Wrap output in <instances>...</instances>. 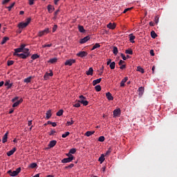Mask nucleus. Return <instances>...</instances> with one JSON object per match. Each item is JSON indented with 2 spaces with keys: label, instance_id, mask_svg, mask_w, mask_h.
Listing matches in <instances>:
<instances>
[{
  "label": "nucleus",
  "instance_id": "473e14b6",
  "mask_svg": "<svg viewBox=\"0 0 177 177\" xmlns=\"http://www.w3.org/2000/svg\"><path fill=\"white\" fill-rule=\"evenodd\" d=\"M151 38H157V33H156V32L154 30H152L151 32Z\"/></svg>",
  "mask_w": 177,
  "mask_h": 177
},
{
  "label": "nucleus",
  "instance_id": "09e8293b",
  "mask_svg": "<svg viewBox=\"0 0 177 177\" xmlns=\"http://www.w3.org/2000/svg\"><path fill=\"white\" fill-rule=\"evenodd\" d=\"M104 139V136H100L98 138V142H103Z\"/></svg>",
  "mask_w": 177,
  "mask_h": 177
},
{
  "label": "nucleus",
  "instance_id": "6e6552de",
  "mask_svg": "<svg viewBox=\"0 0 177 177\" xmlns=\"http://www.w3.org/2000/svg\"><path fill=\"white\" fill-rule=\"evenodd\" d=\"M75 63V59H68L65 62L64 65L65 66H73Z\"/></svg>",
  "mask_w": 177,
  "mask_h": 177
},
{
  "label": "nucleus",
  "instance_id": "ea45409f",
  "mask_svg": "<svg viewBox=\"0 0 177 177\" xmlns=\"http://www.w3.org/2000/svg\"><path fill=\"white\" fill-rule=\"evenodd\" d=\"M113 53L115 55L118 54V48L115 46H113Z\"/></svg>",
  "mask_w": 177,
  "mask_h": 177
},
{
  "label": "nucleus",
  "instance_id": "4468645a",
  "mask_svg": "<svg viewBox=\"0 0 177 177\" xmlns=\"http://www.w3.org/2000/svg\"><path fill=\"white\" fill-rule=\"evenodd\" d=\"M16 150H17L16 147H14L12 150L7 152V156L8 157H10V156H13V154H15V152L16 151Z\"/></svg>",
  "mask_w": 177,
  "mask_h": 177
},
{
  "label": "nucleus",
  "instance_id": "4d7b16f0",
  "mask_svg": "<svg viewBox=\"0 0 177 177\" xmlns=\"http://www.w3.org/2000/svg\"><path fill=\"white\" fill-rule=\"evenodd\" d=\"M111 153V149H108V151L106 152L105 156H109Z\"/></svg>",
  "mask_w": 177,
  "mask_h": 177
},
{
  "label": "nucleus",
  "instance_id": "cd10ccee",
  "mask_svg": "<svg viewBox=\"0 0 177 177\" xmlns=\"http://www.w3.org/2000/svg\"><path fill=\"white\" fill-rule=\"evenodd\" d=\"M78 30L80 32H85V29L84 28V26L79 25L78 26Z\"/></svg>",
  "mask_w": 177,
  "mask_h": 177
},
{
  "label": "nucleus",
  "instance_id": "6ab92c4d",
  "mask_svg": "<svg viewBox=\"0 0 177 177\" xmlns=\"http://www.w3.org/2000/svg\"><path fill=\"white\" fill-rule=\"evenodd\" d=\"M138 92L139 96H142V95H143V93L145 92V87H139Z\"/></svg>",
  "mask_w": 177,
  "mask_h": 177
},
{
  "label": "nucleus",
  "instance_id": "4be33fe9",
  "mask_svg": "<svg viewBox=\"0 0 177 177\" xmlns=\"http://www.w3.org/2000/svg\"><path fill=\"white\" fill-rule=\"evenodd\" d=\"M53 72H50L49 73H46L44 75V80H48V77H53Z\"/></svg>",
  "mask_w": 177,
  "mask_h": 177
},
{
  "label": "nucleus",
  "instance_id": "9b49d317",
  "mask_svg": "<svg viewBox=\"0 0 177 177\" xmlns=\"http://www.w3.org/2000/svg\"><path fill=\"white\" fill-rule=\"evenodd\" d=\"M34 78H35V76H30L27 78H25L24 82H26V84H30V82H31V80Z\"/></svg>",
  "mask_w": 177,
  "mask_h": 177
},
{
  "label": "nucleus",
  "instance_id": "ddd939ff",
  "mask_svg": "<svg viewBox=\"0 0 177 177\" xmlns=\"http://www.w3.org/2000/svg\"><path fill=\"white\" fill-rule=\"evenodd\" d=\"M8 135H9V132L7 131L3 136V138H2L3 143H6V142H8Z\"/></svg>",
  "mask_w": 177,
  "mask_h": 177
},
{
  "label": "nucleus",
  "instance_id": "bb28decb",
  "mask_svg": "<svg viewBox=\"0 0 177 177\" xmlns=\"http://www.w3.org/2000/svg\"><path fill=\"white\" fill-rule=\"evenodd\" d=\"M135 39V36L133 35L132 34H131L129 35V41L130 42H131V44H135V41H133Z\"/></svg>",
  "mask_w": 177,
  "mask_h": 177
},
{
  "label": "nucleus",
  "instance_id": "0e129e2a",
  "mask_svg": "<svg viewBox=\"0 0 177 177\" xmlns=\"http://www.w3.org/2000/svg\"><path fill=\"white\" fill-rule=\"evenodd\" d=\"M29 1V5H34V1L35 0H28Z\"/></svg>",
  "mask_w": 177,
  "mask_h": 177
},
{
  "label": "nucleus",
  "instance_id": "052dcab7",
  "mask_svg": "<svg viewBox=\"0 0 177 177\" xmlns=\"http://www.w3.org/2000/svg\"><path fill=\"white\" fill-rule=\"evenodd\" d=\"M126 67H127V65L123 64V65H120V68L121 70H124V68H126Z\"/></svg>",
  "mask_w": 177,
  "mask_h": 177
},
{
  "label": "nucleus",
  "instance_id": "c9c22d12",
  "mask_svg": "<svg viewBox=\"0 0 177 177\" xmlns=\"http://www.w3.org/2000/svg\"><path fill=\"white\" fill-rule=\"evenodd\" d=\"M39 55H38V54H33L32 56H31V59H33V60H35L37 59H39Z\"/></svg>",
  "mask_w": 177,
  "mask_h": 177
},
{
  "label": "nucleus",
  "instance_id": "e433bc0d",
  "mask_svg": "<svg viewBox=\"0 0 177 177\" xmlns=\"http://www.w3.org/2000/svg\"><path fill=\"white\" fill-rule=\"evenodd\" d=\"M109 67L111 70H114V68H115V63L114 62H111Z\"/></svg>",
  "mask_w": 177,
  "mask_h": 177
},
{
  "label": "nucleus",
  "instance_id": "37998d69",
  "mask_svg": "<svg viewBox=\"0 0 177 177\" xmlns=\"http://www.w3.org/2000/svg\"><path fill=\"white\" fill-rule=\"evenodd\" d=\"M16 3L13 2L12 3H11V5L8 7H7V9H8L9 12H10L12 10V8H13V6H15Z\"/></svg>",
  "mask_w": 177,
  "mask_h": 177
},
{
  "label": "nucleus",
  "instance_id": "b1692460",
  "mask_svg": "<svg viewBox=\"0 0 177 177\" xmlns=\"http://www.w3.org/2000/svg\"><path fill=\"white\" fill-rule=\"evenodd\" d=\"M47 9L49 13H52L53 10H55V8H53V6H52L50 4L48 6Z\"/></svg>",
  "mask_w": 177,
  "mask_h": 177
},
{
  "label": "nucleus",
  "instance_id": "f3484780",
  "mask_svg": "<svg viewBox=\"0 0 177 177\" xmlns=\"http://www.w3.org/2000/svg\"><path fill=\"white\" fill-rule=\"evenodd\" d=\"M86 75H93V68H89L88 71L86 72Z\"/></svg>",
  "mask_w": 177,
  "mask_h": 177
},
{
  "label": "nucleus",
  "instance_id": "1a4fd4ad",
  "mask_svg": "<svg viewBox=\"0 0 177 177\" xmlns=\"http://www.w3.org/2000/svg\"><path fill=\"white\" fill-rule=\"evenodd\" d=\"M76 55L78 56V57H85L88 56V53L86 51H80Z\"/></svg>",
  "mask_w": 177,
  "mask_h": 177
},
{
  "label": "nucleus",
  "instance_id": "69168bd1",
  "mask_svg": "<svg viewBox=\"0 0 177 177\" xmlns=\"http://www.w3.org/2000/svg\"><path fill=\"white\" fill-rule=\"evenodd\" d=\"M106 64H107V66L111 65V59H109L107 62H106Z\"/></svg>",
  "mask_w": 177,
  "mask_h": 177
},
{
  "label": "nucleus",
  "instance_id": "de8ad7c7",
  "mask_svg": "<svg viewBox=\"0 0 177 177\" xmlns=\"http://www.w3.org/2000/svg\"><path fill=\"white\" fill-rule=\"evenodd\" d=\"M74 124V121L71 120V122H67L66 125V127H70V125H73Z\"/></svg>",
  "mask_w": 177,
  "mask_h": 177
},
{
  "label": "nucleus",
  "instance_id": "a211bd4d",
  "mask_svg": "<svg viewBox=\"0 0 177 177\" xmlns=\"http://www.w3.org/2000/svg\"><path fill=\"white\" fill-rule=\"evenodd\" d=\"M128 81V77H125L120 82V86H125V82Z\"/></svg>",
  "mask_w": 177,
  "mask_h": 177
},
{
  "label": "nucleus",
  "instance_id": "2f4dec72",
  "mask_svg": "<svg viewBox=\"0 0 177 177\" xmlns=\"http://www.w3.org/2000/svg\"><path fill=\"white\" fill-rule=\"evenodd\" d=\"M97 48H100V44L99 43H96L92 48L91 50H95V49H97Z\"/></svg>",
  "mask_w": 177,
  "mask_h": 177
},
{
  "label": "nucleus",
  "instance_id": "72a5a7b5",
  "mask_svg": "<svg viewBox=\"0 0 177 177\" xmlns=\"http://www.w3.org/2000/svg\"><path fill=\"white\" fill-rule=\"evenodd\" d=\"M12 84H10L8 81H6L5 82V86H8V89H10V88H12Z\"/></svg>",
  "mask_w": 177,
  "mask_h": 177
},
{
  "label": "nucleus",
  "instance_id": "aec40b11",
  "mask_svg": "<svg viewBox=\"0 0 177 177\" xmlns=\"http://www.w3.org/2000/svg\"><path fill=\"white\" fill-rule=\"evenodd\" d=\"M102 82V78L97 79L93 81V85L95 86V85H97V84H100Z\"/></svg>",
  "mask_w": 177,
  "mask_h": 177
},
{
  "label": "nucleus",
  "instance_id": "7ed1b4c3",
  "mask_svg": "<svg viewBox=\"0 0 177 177\" xmlns=\"http://www.w3.org/2000/svg\"><path fill=\"white\" fill-rule=\"evenodd\" d=\"M80 100H79V103H82L83 106H88L89 102L87 100H85L86 97H85L84 95H80Z\"/></svg>",
  "mask_w": 177,
  "mask_h": 177
},
{
  "label": "nucleus",
  "instance_id": "8fccbe9b",
  "mask_svg": "<svg viewBox=\"0 0 177 177\" xmlns=\"http://www.w3.org/2000/svg\"><path fill=\"white\" fill-rule=\"evenodd\" d=\"M10 2V0H3L2 5H6V3H9Z\"/></svg>",
  "mask_w": 177,
  "mask_h": 177
},
{
  "label": "nucleus",
  "instance_id": "c85d7f7f",
  "mask_svg": "<svg viewBox=\"0 0 177 177\" xmlns=\"http://www.w3.org/2000/svg\"><path fill=\"white\" fill-rule=\"evenodd\" d=\"M9 41V37H4L3 38L2 41H1V45H3V44H6V41Z\"/></svg>",
  "mask_w": 177,
  "mask_h": 177
},
{
  "label": "nucleus",
  "instance_id": "c756f323",
  "mask_svg": "<svg viewBox=\"0 0 177 177\" xmlns=\"http://www.w3.org/2000/svg\"><path fill=\"white\" fill-rule=\"evenodd\" d=\"M93 133H95V131H86L85 133V136H87V137L92 136Z\"/></svg>",
  "mask_w": 177,
  "mask_h": 177
},
{
  "label": "nucleus",
  "instance_id": "a878e982",
  "mask_svg": "<svg viewBox=\"0 0 177 177\" xmlns=\"http://www.w3.org/2000/svg\"><path fill=\"white\" fill-rule=\"evenodd\" d=\"M57 62V58L54 57V58L50 59L48 63H51V64H53V63H56Z\"/></svg>",
  "mask_w": 177,
  "mask_h": 177
},
{
  "label": "nucleus",
  "instance_id": "39448f33",
  "mask_svg": "<svg viewBox=\"0 0 177 177\" xmlns=\"http://www.w3.org/2000/svg\"><path fill=\"white\" fill-rule=\"evenodd\" d=\"M73 160H74V156H69L68 158H64L62 160V164H67V162H71V161H73Z\"/></svg>",
  "mask_w": 177,
  "mask_h": 177
},
{
  "label": "nucleus",
  "instance_id": "79ce46f5",
  "mask_svg": "<svg viewBox=\"0 0 177 177\" xmlns=\"http://www.w3.org/2000/svg\"><path fill=\"white\" fill-rule=\"evenodd\" d=\"M56 115L58 117H60L61 115H63V109H60L57 113Z\"/></svg>",
  "mask_w": 177,
  "mask_h": 177
},
{
  "label": "nucleus",
  "instance_id": "2eb2a0df",
  "mask_svg": "<svg viewBox=\"0 0 177 177\" xmlns=\"http://www.w3.org/2000/svg\"><path fill=\"white\" fill-rule=\"evenodd\" d=\"M57 143V142L56 140H52L50 142V143L48 145V147L52 149V147H55V146H56Z\"/></svg>",
  "mask_w": 177,
  "mask_h": 177
},
{
  "label": "nucleus",
  "instance_id": "c03bdc74",
  "mask_svg": "<svg viewBox=\"0 0 177 177\" xmlns=\"http://www.w3.org/2000/svg\"><path fill=\"white\" fill-rule=\"evenodd\" d=\"M76 151H77V149L75 148H73L70 149L69 153L71 154H75Z\"/></svg>",
  "mask_w": 177,
  "mask_h": 177
},
{
  "label": "nucleus",
  "instance_id": "0eeeda50",
  "mask_svg": "<svg viewBox=\"0 0 177 177\" xmlns=\"http://www.w3.org/2000/svg\"><path fill=\"white\" fill-rule=\"evenodd\" d=\"M121 115V109H117L113 111V117L115 118Z\"/></svg>",
  "mask_w": 177,
  "mask_h": 177
},
{
  "label": "nucleus",
  "instance_id": "49530a36",
  "mask_svg": "<svg viewBox=\"0 0 177 177\" xmlns=\"http://www.w3.org/2000/svg\"><path fill=\"white\" fill-rule=\"evenodd\" d=\"M29 167H30V168H36L37 163H35V162L31 163Z\"/></svg>",
  "mask_w": 177,
  "mask_h": 177
},
{
  "label": "nucleus",
  "instance_id": "338daca9",
  "mask_svg": "<svg viewBox=\"0 0 177 177\" xmlns=\"http://www.w3.org/2000/svg\"><path fill=\"white\" fill-rule=\"evenodd\" d=\"M150 55H151V56H154V50H150Z\"/></svg>",
  "mask_w": 177,
  "mask_h": 177
},
{
  "label": "nucleus",
  "instance_id": "7c9ffc66",
  "mask_svg": "<svg viewBox=\"0 0 177 177\" xmlns=\"http://www.w3.org/2000/svg\"><path fill=\"white\" fill-rule=\"evenodd\" d=\"M125 53L127 55H133V51L132 50V49L129 48L125 50Z\"/></svg>",
  "mask_w": 177,
  "mask_h": 177
},
{
  "label": "nucleus",
  "instance_id": "3c124183",
  "mask_svg": "<svg viewBox=\"0 0 177 177\" xmlns=\"http://www.w3.org/2000/svg\"><path fill=\"white\" fill-rule=\"evenodd\" d=\"M56 133V131L55 130H51L49 133L50 136H53V135H55Z\"/></svg>",
  "mask_w": 177,
  "mask_h": 177
},
{
  "label": "nucleus",
  "instance_id": "393cba45",
  "mask_svg": "<svg viewBox=\"0 0 177 177\" xmlns=\"http://www.w3.org/2000/svg\"><path fill=\"white\" fill-rule=\"evenodd\" d=\"M23 53L24 55H28V56L30 57V49L28 48H24V50H22Z\"/></svg>",
  "mask_w": 177,
  "mask_h": 177
},
{
  "label": "nucleus",
  "instance_id": "774afa93",
  "mask_svg": "<svg viewBox=\"0 0 177 177\" xmlns=\"http://www.w3.org/2000/svg\"><path fill=\"white\" fill-rule=\"evenodd\" d=\"M155 23H156V24H158V17H155Z\"/></svg>",
  "mask_w": 177,
  "mask_h": 177
},
{
  "label": "nucleus",
  "instance_id": "5701e85b",
  "mask_svg": "<svg viewBox=\"0 0 177 177\" xmlns=\"http://www.w3.org/2000/svg\"><path fill=\"white\" fill-rule=\"evenodd\" d=\"M104 154H102L101 156L99 158L98 161L100 162V164H102L104 162Z\"/></svg>",
  "mask_w": 177,
  "mask_h": 177
},
{
  "label": "nucleus",
  "instance_id": "13d9d810",
  "mask_svg": "<svg viewBox=\"0 0 177 177\" xmlns=\"http://www.w3.org/2000/svg\"><path fill=\"white\" fill-rule=\"evenodd\" d=\"M80 106H81V104H80V102H77L73 105V107H80Z\"/></svg>",
  "mask_w": 177,
  "mask_h": 177
},
{
  "label": "nucleus",
  "instance_id": "dca6fc26",
  "mask_svg": "<svg viewBox=\"0 0 177 177\" xmlns=\"http://www.w3.org/2000/svg\"><path fill=\"white\" fill-rule=\"evenodd\" d=\"M51 117H52V111L51 110L47 111L46 113V118L47 120H49V118H50Z\"/></svg>",
  "mask_w": 177,
  "mask_h": 177
},
{
  "label": "nucleus",
  "instance_id": "864d4df0",
  "mask_svg": "<svg viewBox=\"0 0 177 177\" xmlns=\"http://www.w3.org/2000/svg\"><path fill=\"white\" fill-rule=\"evenodd\" d=\"M50 46H52V44L43 45L42 48H50Z\"/></svg>",
  "mask_w": 177,
  "mask_h": 177
},
{
  "label": "nucleus",
  "instance_id": "f257e3e1",
  "mask_svg": "<svg viewBox=\"0 0 177 177\" xmlns=\"http://www.w3.org/2000/svg\"><path fill=\"white\" fill-rule=\"evenodd\" d=\"M21 171V167H18L16 171H12V170H8L7 171V174H8V175H10V176H17V175H19V174H20Z\"/></svg>",
  "mask_w": 177,
  "mask_h": 177
},
{
  "label": "nucleus",
  "instance_id": "603ef678",
  "mask_svg": "<svg viewBox=\"0 0 177 177\" xmlns=\"http://www.w3.org/2000/svg\"><path fill=\"white\" fill-rule=\"evenodd\" d=\"M19 102L17 101L16 102H15L13 104H12V107H17V106H19Z\"/></svg>",
  "mask_w": 177,
  "mask_h": 177
},
{
  "label": "nucleus",
  "instance_id": "9d476101",
  "mask_svg": "<svg viewBox=\"0 0 177 177\" xmlns=\"http://www.w3.org/2000/svg\"><path fill=\"white\" fill-rule=\"evenodd\" d=\"M91 39V37L89 36H86L84 37L83 39H80V44H85L86 42H88Z\"/></svg>",
  "mask_w": 177,
  "mask_h": 177
},
{
  "label": "nucleus",
  "instance_id": "423d86ee",
  "mask_svg": "<svg viewBox=\"0 0 177 177\" xmlns=\"http://www.w3.org/2000/svg\"><path fill=\"white\" fill-rule=\"evenodd\" d=\"M14 56H17L18 57H20L21 59H27V57H28V54H24V53H14Z\"/></svg>",
  "mask_w": 177,
  "mask_h": 177
},
{
  "label": "nucleus",
  "instance_id": "5fc2aeb1",
  "mask_svg": "<svg viewBox=\"0 0 177 177\" xmlns=\"http://www.w3.org/2000/svg\"><path fill=\"white\" fill-rule=\"evenodd\" d=\"M56 30H57V25H54L53 27V32H55Z\"/></svg>",
  "mask_w": 177,
  "mask_h": 177
},
{
  "label": "nucleus",
  "instance_id": "a19ab883",
  "mask_svg": "<svg viewBox=\"0 0 177 177\" xmlns=\"http://www.w3.org/2000/svg\"><path fill=\"white\" fill-rule=\"evenodd\" d=\"M13 64H15V61H13V60H8L7 62L8 66H13Z\"/></svg>",
  "mask_w": 177,
  "mask_h": 177
},
{
  "label": "nucleus",
  "instance_id": "20e7f679",
  "mask_svg": "<svg viewBox=\"0 0 177 177\" xmlns=\"http://www.w3.org/2000/svg\"><path fill=\"white\" fill-rule=\"evenodd\" d=\"M49 28H47L44 29V30H41L38 32V37H43V35H46V34H49Z\"/></svg>",
  "mask_w": 177,
  "mask_h": 177
},
{
  "label": "nucleus",
  "instance_id": "e2e57ef3",
  "mask_svg": "<svg viewBox=\"0 0 177 177\" xmlns=\"http://www.w3.org/2000/svg\"><path fill=\"white\" fill-rule=\"evenodd\" d=\"M19 48H21L22 50L26 49V44H21Z\"/></svg>",
  "mask_w": 177,
  "mask_h": 177
},
{
  "label": "nucleus",
  "instance_id": "f03ea898",
  "mask_svg": "<svg viewBox=\"0 0 177 177\" xmlns=\"http://www.w3.org/2000/svg\"><path fill=\"white\" fill-rule=\"evenodd\" d=\"M30 21H31V19H28L26 22H21L18 24V28L19 30H23V28H26L28 24H30Z\"/></svg>",
  "mask_w": 177,
  "mask_h": 177
},
{
  "label": "nucleus",
  "instance_id": "58836bf2",
  "mask_svg": "<svg viewBox=\"0 0 177 177\" xmlns=\"http://www.w3.org/2000/svg\"><path fill=\"white\" fill-rule=\"evenodd\" d=\"M15 53H20L23 52V50L21 48V47H19L18 48H15Z\"/></svg>",
  "mask_w": 177,
  "mask_h": 177
},
{
  "label": "nucleus",
  "instance_id": "4c0bfd02",
  "mask_svg": "<svg viewBox=\"0 0 177 177\" xmlns=\"http://www.w3.org/2000/svg\"><path fill=\"white\" fill-rule=\"evenodd\" d=\"M95 89L96 92H100V91H102V86H100V85L98 84L95 86Z\"/></svg>",
  "mask_w": 177,
  "mask_h": 177
},
{
  "label": "nucleus",
  "instance_id": "a18cd8bd",
  "mask_svg": "<svg viewBox=\"0 0 177 177\" xmlns=\"http://www.w3.org/2000/svg\"><path fill=\"white\" fill-rule=\"evenodd\" d=\"M70 135V132L66 131L65 133L62 134V138H67Z\"/></svg>",
  "mask_w": 177,
  "mask_h": 177
},
{
  "label": "nucleus",
  "instance_id": "680f3d73",
  "mask_svg": "<svg viewBox=\"0 0 177 177\" xmlns=\"http://www.w3.org/2000/svg\"><path fill=\"white\" fill-rule=\"evenodd\" d=\"M121 57H122V59H123L124 60H127V57H125V55H124L123 53H121Z\"/></svg>",
  "mask_w": 177,
  "mask_h": 177
},
{
  "label": "nucleus",
  "instance_id": "f704fd0d",
  "mask_svg": "<svg viewBox=\"0 0 177 177\" xmlns=\"http://www.w3.org/2000/svg\"><path fill=\"white\" fill-rule=\"evenodd\" d=\"M137 71H139L140 73H142V74H144L145 69H143V68H141L140 66H138Z\"/></svg>",
  "mask_w": 177,
  "mask_h": 177
},
{
  "label": "nucleus",
  "instance_id": "412c9836",
  "mask_svg": "<svg viewBox=\"0 0 177 177\" xmlns=\"http://www.w3.org/2000/svg\"><path fill=\"white\" fill-rule=\"evenodd\" d=\"M115 26H116L115 24L109 23L107 25V28H110V30H114V28H115Z\"/></svg>",
  "mask_w": 177,
  "mask_h": 177
},
{
  "label": "nucleus",
  "instance_id": "bf43d9fd",
  "mask_svg": "<svg viewBox=\"0 0 177 177\" xmlns=\"http://www.w3.org/2000/svg\"><path fill=\"white\" fill-rule=\"evenodd\" d=\"M129 10H132V8H126V9L123 11V13H126V12H128Z\"/></svg>",
  "mask_w": 177,
  "mask_h": 177
},
{
  "label": "nucleus",
  "instance_id": "f8f14e48",
  "mask_svg": "<svg viewBox=\"0 0 177 177\" xmlns=\"http://www.w3.org/2000/svg\"><path fill=\"white\" fill-rule=\"evenodd\" d=\"M106 97L108 99V100H114V97H113V95H111V93L108 92L106 93Z\"/></svg>",
  "mask_w": 177,
  "mask_h": 177
},
{
  "label": "nucleus",
  "instance_id": "6e6d98bb",
  "mask_svg": "<svg viewBox=\"0 0 177 177\" xmlns=\"http://www.w3.org/2000/svg\"><path fill=\"white\" fill-rule=\"evenodd\" d=\"M125 63V61H123L122 59H120L119 62V66H122Z\"/></svg>",
  "mask_w": 177,
  "mask_h": 177
}]
</instances>
